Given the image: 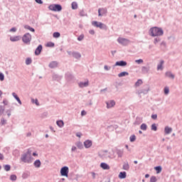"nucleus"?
Here are the masks:
<instances>
[{"label": "nucleus", "instance_id": "f257e3e1", "mask_svg": "<svg viewBox=\"0 0 182 182\" xmlns=\"http://www.w3.org/2000/svg\"><path fill=\"white\" fill-rule=\"evenodd\" d=\"M32 151L28 149L26 152L21 154V160L23 163H28V164L32 163Z\"/></svg>", "mask_w": 182, "mask_h": 182}, {"label": "nucleus", "instance_id": "f03ea898", "mask_svg": "<svg viewBox=\"0 0 182 182\" xmlns=\"http://www.w3.org/2000/svg\"><path fill=\"white\" fill-rule=\"evenodd\" d=\"M164 31L161 28L154 27L149 30V35L151 36H163Z\"/></svg>", "mask_w": 182, "mask_h": 182}, {"label": "nucleus", "instance_id": "7ed1b4c3", "mask_svg": "<svg viewBox=\"0 0 182 182\" xmlns=\"http://www.w3.org/2000/svg\"><path fill=\"white\" fill-rule=\"evenodd\" d=\"M31 41H32V36L29 33H25L22 37V41L26 45H31Z\"/></svg>", "mask_w": 182, "mask_h": 182}, {"label": "nucleus", "instance_id": "20e7f679", "mask_svg": "<svg viewBox=\"0 0 182 182\" xmlns=\"http://www.w3.org/2000/svg\"><path fill=\"white\" fill-rule=\"evenodd\" d=\"M50 11H53V12H60L62 11V5L60 4H51L48 6Z\"/></svg>", "mask_w": 182, "mask_h": 182}, {"label": "nucleus", "instance_id": "39448f33", "mask_svg": "<svg viewBox=\"0 0 182 182\" xmlns=\"http://www.w3.org/2000/svg\"><path fill=\"white\" fill-rule=\"evenodd\" d=\"M92 26H95V28H100V29H103V30L107 29V26L102 22L92 21Z\"/></svg>", "mask_w": 182, "mask_h": 182}, {"label": "nucleus", "instance_id": "423d86ee", "mask_svg": "<svg viewBox=\"0 0 182 182\" xmlns=\"http://www.w3.org/2000/svg\"><path fill=\"white\" fill-rule=\"evenodd\" d=\"M60 175L63 177H68V176H69V167H68V166H63L60 168Z\"/></svg>", "mask_w": 182, "mask_h": 182}, {"label": "nucleus", "instance_id": "0eeeda50", "mask_svg": "<svg viewBox=\"0 0 182 182\" xmlns=\"http://www.w3.org/2000/svg\"><path fill=\"white\" fill-rule=\"evenodd\" d=\"M100 159H103L104 160L106 159H110V154H109V151L104 150L99 154Z\"/></svg>", "mask_w": 182, "mask_h": 182}, {"label": "nucleus", "instance_id": "6e6552de", "mask_svg": "<svg viewBox=\"0 0 182 182\" xmlns=\"http://www.w3.org/2000/svg\"><path fill=\"white\" fill-rule=\"evenodd\" d=\"M117 42L118 43H119L120 45H122L123 46H127V45H129V39L119 37L117 38Z\"/></svg>", "mask_w": 182, "mask_h": 182}, {"label": "nucleus", "instance_id": "1a4fd4ad", "mask_svg": "<svg viewBox=\"0 0 182 182\" xmlns=\"http://www.w3.org/2000/svg\"><path fill=\"white\" fill-rule=\"evenodd\" d=\"M65 77L67 82H75V75L69 72L65 73Z\"/></svg>", "mask_w": 182, "mask_h": 182}, {"label": "nucleus", "instance_id": "9d476101", "mask_svg": "<svg viewBox=\"0 0 182 182\" xmlns=\"http://www.w3.org/2000/svg\"><path fill=\"white\" fill-rule=\"evenodd\" d=\"M115 66H122V67L127 66V62L124 60L117 61L115 64L112 66V68H114Z\"/></svg>", "mask_w": 182, "mask_h": 182}, {"label": "nucleus", "instance_id": "9b49d317", "mask_svg": "<svg viewBox=\"0 0 182 182\" xmlns=\"http://www.w3.org/2000/svg\"><path fill=\"white\" fill-rule=\"evenodd\" d=\"M42 49H43V46H42V45H38V46L36 48L35 50V55L36 56H39V55H41V53H42Z\"/></svg>", "mask_w": 182, "mask_h": 182}, {"label": "nucleus", "instance_id": "f8f14e48", "mask_svg": "<svg viewBox=\"0 0 182 182\" xmlns=\"http://www.w3.org/2000/svg\"><path fill=\"white\" fill-rule=\"evenodd\" d=\"M79 87H81V89H83V87H87L89 86V80H87L85 82H78Z\"/></svg>", "mask_w": 182, "mask_h": 182}, {"label": "nucleus", "instance_id": "ddd939ff", "mask_svg": "<svg viewBox=\"0 0 182 182\" xmlns=\"http://www.w3.org/2000/svg\"><path fill=\"white\" fill-rule=\"evenodd\" d=\"M105 14H107V9L102 8L98 9V16H103Z\"/></svg>", "mask_w": 182, "mask_h": 182}, {"label": "nucleus", "instance_id": "4468645a", "mask_svg": "<svg viewBox=\"0 0 182 182\" xmlns=\"http://www.w3.org/2000/svg\"><path fill=\"white\" fill-rule=\"evenodd\" d=\"M63 76L59 75L58 74L53 75V80H56V82H60L62 80Z\"/></svg>", "mask_w": 182, "mask_h": 182}, {"label": "nucleus", "instance_id": "2eb2a0df", "mask_svg": "<svg viewBox=\"0 0 182 182\" xmlns=\"http://www.w3.org/2000/svg\"><path fill=\"white\" fill-rule=\"evenodd\" d=\"M100 167L103 170H110V166H109V164H106L105 162H102L100 164Z\"/></svg>", "mask_w": 182, "mask_h": 182}, {"label": "nucleus", "instance_id": "dca6fc26", "mask_svg": "<svg viewBox=\"0 0 182 182\" xmlns=\"http://www.w3.org/2000/svg\"><path fill=\"white\" fill-rule=\"evenodd\" d=\"M107 104V109H110L112 107H113V106H114V105H116V102H114V100H110L106 102Z\"/></svg>", "mask_w": 182, "mask_h": 182}, {"label": "nucleus", "instance_id": "f3484780", "mask_svg": "<svg viewBox=\"0 0 182 182\" xmlns=\"http://www.w3.org/2000/svg\"><path fill=\"white\" fill-rule=\"evenodd\" d=\"M48 67L50 69H55L58 68V63L56 61H52L51 63H49Z\"/></svg>", "mask_w": 182, "mask_h": 182}, {"label": "nucleus", "instance_id": "a211bd4d", "mask_svg": "<svg viewBox=\"0 0 182 182\" xmlns=\"http://www.w3.org/2000/svg\"><path fill=\"white\" fill-rule=\"evenodd\" d=\"M84 146H85V149H89V148L92 147V141L86 140L84 142Z\"/></svg>", "mask_w": 182, "mask_h": 182}, {"label": "nucleus", "instance_id": "6ab92c4d", "mask_svg": "<svg viewBox=\"0 0 182 182\" xmlns=\"http://www.w3.org/2000/svg\"><path fill=\"white\" fill-rule=\"evenodd\" d=\"M149 90H150L149 88L145 89V90H139L138 91V95H147V93H149Z\"/></svg>", "mask_w": 182, "mask_h": 182}, {"label": "nucleus", "instance_id": "aec40b11", "mask_svg": "<svg viewBox=\"0 0 182 182\" xmlns=\"http://www.w3.org/2000/svg\"><path fill=\"white\" fill-rule=\"evenodd\" d=\"M73 58H75V59H80L82 58V55L76 51H73Z\"/></svg>", "mask_w": 182, "mask_h": 182}, {"label": "nucleus", "instance_id": "412c9836", "mask_svg": "<svg viewBox=\"0 0 182 182\" xmlns=\"http://www.w3.org/2000/svg\"><path fill=\"white\" fill-rule=\"evenodd\" d=\"M12 96L14 97V99H16V100L18 102V103H19L20 105H22V101H21V99L19 98L18 95H16V93L13 92Z\"/></svg>", "mask_w": 182, "mask_h": 182}, {"label": "nucleus", "instance_id": "4be33fe9", "mask_svg": "<svg viewBox=\"0 0 182 182\" xmlns=\"http://www.w3.org/2000/svg\"><path fill=\"white\" fill-rule=\"evenodd\" d=\"M41 160L37 159L34 161L33 163V166L36 168H39V167H41Z\"/></svg>", "mask_w": 182, "mask_h": 182}, {"label": "nucleus", "instance_id": "5701e85b", "mask_svg": "<svg viewBox=\"0 0 182 182\" xmlns=\"http://www.w3.org/2000/svg\"><path fill=\"white\" fill-rule=\"evenodd\" d=\"M165 75L166 77H169V79H174V77H176L174 74H172L170 71L166 72Z\"/></svg>", "mask_w": 182, "mask_h": 182}, {"label": "nucleus", "instance_id": "b1692460", "mask_svg": "<svg viewBox=\"0 0 182 182\" xmlns=\"http://www.w3.org/2000/svg\"><path fill=\"white\" fill-rule=\"evenodd\" d=\"M127 173L126 171L120 172L119 174V178H126Z\"/></svg>", "mask_w": 182, "mask_h": 182}, {"label": "nucleus", "instance_id": "393cba45", "mask_svg": "<svg viewBox=\"0 0 182 182\" xmlns=\"http://www.w3.org/2000/svg\"><path fill=\"white\" fill-rule=\"evenodd\" d=\"M56 124H57V126H58V127H63V126H65V123L61 119L60 120H58L56 122Z\"/></svg>", "mask_w": 182, "mask_h": 182}, {"label": "nucleus", "instance_id": "a878e982", "mask_svg": "<svg viewBox=\"0 0 182 182\" xmlns=\"http://www.w3.org/2000/svg\"><path fill=\"white\" fill-rule=\"evenodd\" d=\"M124 76H129V73L124 71L118 74L119 77H124Z\"/></svg>", "mask_w": 182, "mask_h": 182}, {"label": "nucleus", "instance_id": "bb28decb", "mask_svg": "<svg viewBox=\"0 0 182 182\" xmlns=\"http://www.w3.org/2000/svg\"><path fill=\"white\" fill-rule=\"evenodd\" d=\"M173 132V129L168 127H165V133L166 134H170Z\"/></svg>", "mask_w": 182, "mask_h": 182}, {"label": "nucleus", "instance_id": "cd10ccee", "mask_svg": "<svg viewBox=\"0 0 182 182\" xmlns=\"http://www.w3.org/2000/svg\"><path fill=\"white\" fill-rule=\"evenodd\" d=\"M154 170L156 171V174H160L161 173L162 168L161 166L154 167Z\"/></svg>", "mask_w": 182, "mask_h": 182}, {"label": "nucleus", "instance_id": "c85d7f7f", "mask_svg": "<svg viewBox=\"0 0 182 182\" xmlns=\"http://www.w3.org/2000/svg\"><path fill=\"white\" fill-rule=\"evenodd\" d=\"M19 39H20V37L18 36L14 37H10V41H11V42H18Z\"/></svg>", "mask_w": 182, "mask_h": 182}, {"label": "nucleus", "instance_id": "c756f323", "mask_svg": "<svg viewBox=\"0 0 182 182\" xmlns=\"http://www.w3.org/2000/svg\"><path fill=\"white\" fill-rule=\"evenodd\" d=\"M75 146H77V147L80 149V150H82V149H83V144H82V142L80 141L76 142Z\"/></svg>", "mask_w": 182, "mask_h": 182}, {"label": "nucleus", "instance_id": "7c9ffc66", "mask_svg": "<svg viewBox=\"0 0 182 182\" xmlns=\"http://www.w3.org/2000/svg\"><path fill=\"white\" fill-rule=\"evenodd\" d=\"M129 168H130V166H129V163L128 162H124V165H123V170H129Z\"/></svg>", "mask_w": 182, "mask_h": 182}, {"label": "nucleus", "instance_id": "2f4dec72", "mask_svg": "<svg viewBox=\"0 0 182 182\" xmlns=\"http://www.w3.org/2000/svg\"><path fill=\"white\" fill-rule=\"evenodd\" d=\"M25 29H28V31H31V32H35V28L31 27L28 25L24 26Z\"/></svg>", "mask_w": 182, "mask_h": 182}, {"label": "nucleus", "instance_id": "473e14b6", "mask_svg": "<svg viewBox=\"0 0 182 182\" xmlns=\"http://www.w3.org/2000/svg\"><path fill=\"white\" fill-rule=\"evenodd\" d=\"M140 129H141V130H144V132H146V130H147V124H142L140 126Z\"/></svg>", "mask_w": 182, "mask_h": 182}, {"label": "nucleus", "instance_id": "72a5a7b5", "mask_svg": "<svg viewBox=\"0 0 182 182\" xmlns=\"http://www.w3.org/2000/svg\"><path fill=\"white\" fill-rule=\"evenodd\" d=\"M71 8H72V9H76L77 8V3L75 1H73L71 4Z\"/></svg>", "mask_w": 182, "mask_h": 182}, {"label": "nucleus", "instance_id": "f704fd0d", "mask_svg": "<svg viewBox=\"0 0 182 182\" xmlns=\"http://www.w3.org/2000/svg\"><path fill=\"white\" fill-rule=\"evenodd\" d=\"M53 38H60V33H59V32H54L53 33Z\"/></svg>", "mask_w": 182, "mask_h": 182}, {"label": "nucleus", "instance_id": "c9c22d12", "mask_svg": "<svg viewBox=\"0 0 182 182\" xmlns=\"http://www.w3.org/2000/svg\"><path fill=\"white\" fill-rule=\"evenodd\" d=\"M46 46L48 48H53L55 46V43L53 42H48L47 44H46Z\"/></svg>", "mask_w": 182, "mask_h": 182}, {"label": "nucleus", "instance_id": "e433bc0d", "mask_svg": "<svg viewBox=\"0 0 182 182\" xmlns=\"http://www.w3.org/2000/svg\"><path fill=\"white\" fill-rule=\"evenodd\" d=\"M160 41H161V39L159 37L155 38L154 40V45H157V43H159V42H160Z\"/></svg>", "mask_w": 182, "mask_h": 182}, {"label": "nucleus", "instance_id": "4c0bfd02", "mask_svg": "<svg viewBox=\"0 0 182 182\" xmlns=\"http://www.w3.org/2000/svg\"><path fill=\"white\" fill-rule=\"evenodd\" d=\"M164 65V60H161L160 63L157 65V69H161Z\"/></svg>", "mask_w": 182, "mask_h": 182}, {"label": "nucleus", "instance_id": "58836bf2", "mask_svg": "<svg viewBox=\"0 0 182 182\" xmlns=\"http://www.w3.org/2000/svg\"><path fill=\"white\" fill-rule=\"evenodd\" d=\"M4 112H5V107L0 105V116L4 114Z\"/></svg>", "mask_w": 182, "mask_h": 182}, {"label": "nucleus", "instance_id": "ea45409f", "mask_svg": "<svg viewBox=\"0 0 182 182\" xmlns=\"http://www.w3.org/2000/svg\"><path fill=\"white\" fill-rule=\"evenodd\" d=\"M32 63V58H28L26 60V65H31Z\"/></svg>", "mask_w": 182, "mask_h": 182}, {"label": "nucleus", "instance_id": "a19ab883", "mask_svg": "<svg viewBox=\"0 0 182 182\" xmlns=\"http://www.w3.org/2000/svg\"><path fill=\"white\" fill-rule=\"evenodd\" d=\"M80 16H87V14L85 11V10H81L80 11Z\"/></svg>", "mask_w": 182, "mask_h": 182}, {"label": "nucleus", "instance_id": "79ce46f5", "mask_svg": "<svg viewBox=\"0 0 182 182\" xmlns=\"http://www.w3.org/2000/svg\"><path fill=\"white\" fill-rule=\"evenodd\" d=\"M129 140H130L131 143H133V141H135V140H136V135H132L129 137Z\"/></svg>", "mask_w": 182, "mask_h": 182}, {"label": "nucleus", "instance_id": "37998d69", "mask_svg": "<svg viewBox=\"0 0 182 182\" xmlns=\"http://www.w3.org/2000/svg\"><path fill=\"white\" fill-rule=\"evenodd\" d=\"M10 180H11V181H16V175H11Z\"/></svg>", "mask_w": 182, "mask_h": 182}, {"label": "nucleus", "instance_id": "c03bdc74", "mask_svg": "<svg viewBox=\"0 0 182 182\" xmlns=\"http://www.w3.org/2000/svg\"><path fill=\"white\" fill-rule=\"evenodd\" d=\"M150 182H157V178L154 176H151L150 178Z\"/></svg>", "mask_w": 182, "mask_h": 182}, {"label": "nucleus", "instance_id": "a18cd8bd", "mask_svg": "<svg viewBox=\"0 0 182 182\" xmlns=\"http://www.w3.org/2000/svg\"><path fill=\"white\" fill-rule=\"evenodd\" d=\"M4 170L6 171H9L10 170H11V165H5L4 166Z\"/></svg>", "mask_w": 182, "mask_h": 182}, {"label": "nucleus", "instance_id": "49530a36", "mask_svg": "<svg viewBox=\"0 0 182 182\" xmlns=\"http://www.w3.org/2000/svg\"><path fill=\"white\" fill-rule=\"evenodd\" d=\"M151 130H154V132H157V127L156 126V124H153L151 127Z\"/></svg>", "mask_w": 182, "mask_h": 182}, {"label": "nucleus", "instance_id": "de8ad7c7", "mask_svg": "<svg viewBox=\"0 0 182 182\" xmlns=\"http://www.w3.org/2000/svg\"><path fill=\"white\" fill-rule=\"evenodd\" d=\"M0 80L1 82H4L5 80V75H4V73H0Z\"/></svg>", "mask_w": 182, "mask_h": 182}, {"label": "nucleus", "instance_id": "09e8293b", "mask_svg": "<svg viewBox=\"0 0 182 182\" xmlns=\"http://www.w3.org/2000/svg\"><path fill=\"white\" fill-rule=\"evenodd\" d=\"M1 126L6 124V119H5L4 118H1Z\"/></svg>", "mask_w": 182, "mask_h": 182}, {"label": "nucleus", "instance_id": "8fccbe9b", "mask_svg": "<svg viewBox=\"0 0 182 182\" xmlns=\"http://www.w3.org/2000/svg\"><path fill=\"white\" fill-rule=\"evenodd\" d=\"M164 93H165V95H168V93H170V90L168 89V87H166L164 88Z\"/></svg>", "mask_w": 182, "mask_h": 182}, {"label": "nucleus", "instance_id": "3c124183", "mask_svg": "<svg viewBox=\"0 0 182 182\" xmlns=\"http://www.w3.org/2000/svg\"><path fill=\"white\" fill-rule=\"evenodd\" d=\"M31 100L33 103H35V105H36V106H39V101L38 100V99H36V100L32 99Z\"/></svg>", "mask_w": 182, "mask_h": 182}, {"label": "nucleus", "instance_id": "603ef678", "mask_svg": "<svg viewBox=\"0 0 182 182\" xmlns=\"http://www.w3.org/2000/svg\"><path fill=\"white\" fill-rule=\"evenodd\" d=\"M85 38V36L83 34H81L80 36L77 37V41H83V38Z\"/></svg>", "mask_w": 182, "mask_h": 182}, {"label": "nucleus", "instance_id": "864d4df0", "mask_svg": "<svg viewBox=\"0 0 182 182\" xmlns=\"http://www.w3.org/2000/svg\"><path fill=\"white\" fill-rule=\"evenodd\" d=\"M9 103V102L8 101V100L4 99L3 104L4 105V106H8Z\"/></svg>", "mask_w": 182, "mask_h": 182}, {"label": "nucleus", "instance_id": "5fc2aeb1", "mask_svg": "<svg viewBox=\"0 0 182 182\" xmlns=\"http://www.w3.org/2000/svg\"><path fill=\"white\" fill-rule=\"evenodd\" d=\"M23 178H28L29 177V173H24L22 176Z\"/></svg>", "mask_w": 182, "mask_h": 182}, {"label": "nucleus", "instance_id": "6e6d98bb", "mask_svg": "<svg viewBox=\"0 0 182 182\" xmlns=\"http://www.w3.org/2000/svg\"><path fill=\"white\" fill-rule=\"evenodd\" d=\"M143 85V80H137V86H140V85Z\"/></svg>", "mask_w": 182, "mask_h": 182}, {"label": "nucleus", "instance_id": "4d7b16f0", "mask_svg": "<svg viewBox=\"0 0 182 182\" xmlns=\"http://www.w3.org/2000/svg\"><path fill=\"white\" fill-rule=\"evenodd\" d=\"M35 1L39 5H42V4H43V1H42V0H35Z\"/></svg>", "mask_w": 182, "mask_h": 182}, {"label": "nucleus", "instance_id": "13d9d810", "mask_svg": "<svg viewBox=\"0 0 182 182\" xmlns=\"http://www.w3.org/2000/svg\"><path fill=\"white\" fill-rule=\"evenodd\" d=\"M151 119H153L154 120H156L157 119V114H152L151 115Z\"/></svg>", "mask_w": 182, "mask_h": 182}, {"label": "nucleus", "instance_id": "bf43d9fd", "mask_svg": "<svg viewBox=\"0 0 182 182\" xmlns=\"http://www.w3.org/2000/svg\"><path fill=\"white\" fill-rule=\"evenodd\" d=\"M91 174H92V177L93 180H95V178H96V173L91 172Z\"/></svg>", "mask_w": 182, "mask_h": 182}, {"label": "nucleus", "instance_id": "052dcab7", "mask_svg": "<svg viewBox=\"0 0 182 182\" xmlns=\"http://www.w3.org/2000/svg\"><path fill=\"white\" fill-rule=\"evenodd\" d=\"M68 55H69V56H73V51H67Z\"/></svg>", "mask_w": 182, "mask_h": 182}, {"label": "nucleus", "instance_id": "680f3d73", "mask_svg": "<svg viewBox=\"0 0 182 182\" xmlns=\"http://www.w3.org/2000/svg\"><path fill=\"white\" fill-rule=\"evenodd\" d=\"M75 136H76L77 137H82V134H81L80 132H77V133L75 134Z\"/></svg>", "mask_w": 182, "mask_h": 182}, {"label": "nucleus", "instance_id": "e2e57ef3", "mask_svg": "<svg viewBox=\"0 0 182 182\" xmlns=\"http://www.w3.org/2000/svg\"><path fill=\"white\" fill-rule=\"evenodd\" d=\"M166 42L165 41H162L161 43V46H163L164 48H166Z\"/></svg>", "mask_w": 182, "mask_h": 182}, {"label": "nucleus", "instance_id": "0e129e2a", "mask_svg": "<svg viewBox=\"0 0 182 182\" xmlns=\"http://www.w3.org/2000/svg\"><path fill=\"white\" fill-rule=\"evenodd\" d=\"M140 63H143V60L142 59L137 60V64L140 65Z\"/></svg>", "mask_w": 182, "mask_h": 182}, {"label": "nucleus", "instance_id": "69168bd1", "mask_svg": "<svg viewBox=\"0 0 182 182\" xmlns=\"http://www.w3.org/2000/svg\"><path fill=\"white\" fill-rule=\"evenodd\" d=\"M16 31V28L13 27L10 29V32H15Z\"/></svg>", "mask_w": 182, "mask_h": 182}, {"label": "nucleus", "instance_id": "338daca9", "mask_svg": "<svg viewBox=\"0 0 182 182\" xmlns=\"http://www.w3.org/2000/svg\"><path fill=\"white\" fill-rule=\"evenodd\" d=\"M81 116H86V111L82 110V111L81 112Z\"/></svg>", "mask_w": 182, "mask_h": 182}, {"label": "nucleus", "instance_id": "774afa93", "mask_svg": "<svg viewBox=\"0 0 182 182\" xmlns=\"http://www.w3.org/2000/svg\"><path fill=\"white\" fill-rule=\"evenodd\" d=\"M89 33H90V35H93L95 33V30H90Z\"/></svg>", "mask_w": 182, "mask_h": 182}]
</instances>
